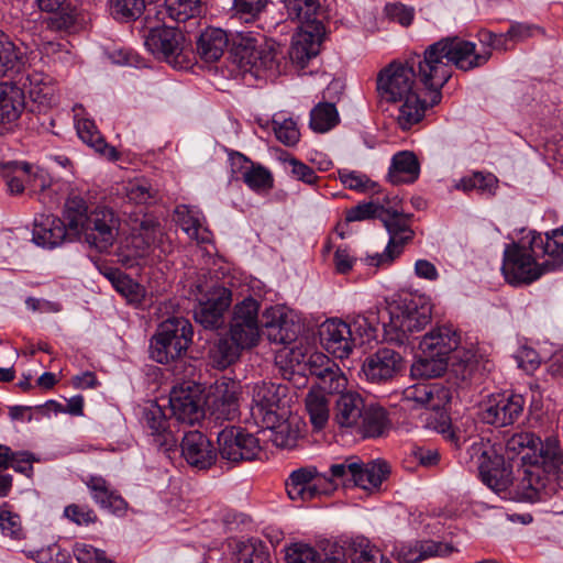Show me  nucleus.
<instances>
[{
	"instance_id": "nucleus-1",
	"label": "nucleus",
	"mask_w": 563,
	"mask_h": 563,
	"mask_svg": "<svg viewBox=\"0 0 563 563\" xmlns=\"http://www.w3.org/2000/svg\"><path fill=\"white\" fill-rule=\"evenodd\" d=\"M563 267V225L542 235L532 232L528 245L507 244L501 271L514 286L530 285L542 275Z\"/></svg>"
},
{
	"instance_id": "nucleus-2",
	"label": "nucleus",
	"mask_w": 563,
	"mask_h": 563,
	"mask_svg": "<svg viewBox=\"0 0 563 563\" xmlns=\"http://www.w3.org/2000/svg\"><path fill=\"white\" fill-rule=\"evenodd\" d=\"M492 56L487 48L476 51V44L461 37H444L429 45L420 63V82L431 92L430 106L440 103L441 89L452 76L451 65L468 71L484 66Z\"/></svg>"
},
{
	"instance_id": "nucleus-3",
	"label": "nucleus",
	"mask_w": 563,
	"mask_h": 563,
	"mask_svg": "<svg viewBox=\"0 0 563 563\" xmlns=\"http://www.w3.org/2000/svg\"><path fill=\"white\" fill-rule=\"evenodd\" d=\"M419 62L422 63V54H413L405 62L389 63L377 74L376 89L380 99L400 103L396 120L404 131L419 123L427 109L426 102L417 93L416 78L420 80Z\"/></svg>"
},
{
	"instance_id": "nucleus-4",
	"label": "nucleus",
	"mask_w": 563,
	"mask_h": 563,
	"mask_svg": "<svg viewBox=\"0 0 563 563\" xmlns=\"http://www.w3.org/2000/svg\"><path fill=\"white\" fill-rule=\"evenodd\" d=\"M63 218L76 239L82 236L98 252H108L114 245L121 229L120 216L112 208L98 206L89 210L86 200L79 196L66 199Z\"/></svg>"
},
{
	"instance_id": "nucleus-5",
	"label": "nucleus",
	"mask_w": 563,
	"mask_h": 563,
	"mask_svg": "<svg viewBox=\"0 0 563 563\" xmlns=\"http://www.w3.org/2000/svg\"><path fill=\"white\" fill-rule=\"evenodd\" d=\"M258 311L260 302L252 297L234 306L228 333L210 352L217 367L227 368L239 360L243 350L257 345L261 338Z\"/></svg>"
},
{
	"instance_id": "nucleus-6",
	"label": "nucleus",
	"mask_w": 563,
	"mask_h": 563,
	"mask_svg": "<svg viewBox=\"0 0 563 563\" xmlns=\"http://www.w3.org/2000/svg\"><path fill=\"white\" fill-rule=\"evenodd\" d=\"M333 420L340 429L364 439L382 437L390 428L387 410L377 404L366 405L356 391L339 395Z\"/></svg>"
},
{
	"instance_id": "nucleus-7",
	"label": "nucleus",
	"mask_w": 563,
	"mask_h": 563,
	"mask_svg": "<svg viewBox=\"0 0 563 563\" xmlns=\"http://www.w3.org/2000/svg\"><path fill=\"white\" fill-rule=\"evenodd\" d=\"M432 306L419 295L406 294L390 310L389 322L384 324L385 339L402 345L431 321Z\"/></svg>"
},
{
	"instance_id": "nucleus-8",
	"label": "nucleus",
	"mask_w": 563,
	"mask_h": 563,
	"mask_svg": "<svg viewBox=\"0 0 563 563\" xmlns=\"http://www.w3.org/2000/svg\"><path fill=\"white\" fill-rule=\"evenodd\" d=\"M190 321L183 317H170L163 321L150 342V357L168 364L183 357L192 342Z\"/></svg>"
},
{
	"instance_id": "nucleus-9",
	"label": "nucleus",
	"mask_w": 563,
	"mask_h": 563,
	"mask_svg": "<svg viewBox=\"0 0 563 563\" xmlns=\"http://www.w3.org/2000/svg\"><path fill=\"white\" fill-rule=\"evenodd\" d=\"M509 460L520 456L530 466L554 467L559 461V440L547 438L542 441L531 432L512 434L505 444Z\"/></svg>"
},
{
	"instance_id": "nucleus-10",
	"label": "nucleus",
	"mask_w": 563,
	"mask_h": 563,
	"mask_svg": "<svg viewBox=\"0 0 563 563\" xmlns=\"http://www.w3.org/2000/svg\"><path fill=\"white\" fill-rule=\"evenodd\" d=\"M288 393V387L283 384L272 382H261L253 386L251 415L256 423L263 428L279 427L287 430V423L284 421L285 412L283 410L284 399Z\"/></svg>"
},
{
	"instance_id": "nucleus-11",
	"label": "nucleus",
	"mask_w": 563,
	"mask_h": 563,
	"mask_svg": "<svg viewBox=\"0 0 563 563\" xmlns=\"http://www.w3.org/2000/svg\"><path fill=\"white\" fill-rule=\"evenodd\" d=\"M471 460L477 465L484 484L494 492H505L511 484V471L505 459L489 441L474 440L467 449Z\"/></svg>"
},
{
	"instance_id": "nucleus-12",
	"label": "nucleus",
	"mask_w": 563,
	"mask_h": 563,
	"mask_svg": "<svg viewBox=\"0 0 563 563\" xmlns=\"http://www.w3.org/2000/svg\"><path fill=\"white\" fill-rule=\"evenodd\" d=\"M382 222L389 234V241L383 253H376L366 258L368 265L380 266L391 264L402 253L405 244L413 238L409 219L398 211L386 209Z\"/></svg>"
},
{
	"instance_id": "nucleus-13",
	"label": "nucleus",
	"mask_w": 563,
	"mask_h": 563,
	"mask_svg": "<svg viewBox=\"0 0 563 563\" xmlns=\"http://www.w3.org/2000/svg\"><path fill=\"white\" fill-rule=\"evenodd\" d=\"M286 492L291 500L309 501L329 495L334 490L332 481L319 474L314 466L300 467L290 473L286 483Z\"/></svg>"
},
{
	"instance_id": "nucleus-14",
	"label": "nucleus",
	"mask_w": 563,
	"mask_h": 563,
	"mask_svg": "<svg viewBox=\"0 0 563 563\" xmlns=\"http://www.w3.org/2000/svg\"><path fill=\"white\" fill-rule=\"evenodd\" d=\"M219 453L231 464L254 460L260 451L258 439L240 427L224 428L218 433Z\"/></svg>"
},
{
	"instance_id": "nucleus-15",
	"label": "nucleus",
	"mask_w": 563,
	"mask_h": 563,
	"mask_svg": "<svg viewBox=\"0 0 563 563\" xmlns=\"http://www.w3.org/2000/svg\"><path fill=\"white\" fill-rule=\"evenodd\" d=\"M308 374L314 378L319 393L343 394L347 378L340 366L321 352L310 354L305 362Z\"/></svg>"
},
{
	"instance_id": "nucleus-16",
	"label": "nucleus",
	"mask_w": 563,
	"mask_h": 563,
	"mask_svg": "<svg viewBox=\"0 0 563 563\" xmlns=\"http://www.w3.org/2000/svg\"><path fill=\"white\" fill-rule=\"evenodd\" d=\"M169 409L178 422L190 426L199 422L205 417L200 387L192 383L175 386L169 396Z\"/></svg>"
},
{
	"instance_id": "nucleus-17",
	"label": "nucleus",
	"mask_w": 563,
	"mask_h": 563,
	"mask_svg": "<svg viewBox=\"0 0 563 563\" xmlns=\"http://www.w3.org/2000/svg\"><path fill=\"white\" fill-rule=\"evenodd\" d=\"M526 400L519 394H497L490 396L482 409L485 423L495 427H506L515 423L521 417Z\"/></svg>"
},
{
	"instance_id": "nucleus-18",
	"label": "nucleus",
	"mask_w": 563,
	"mask_h": 563,
	"mask_svg": "<svg viewBox=\"0 0 563 563\" xmlns=\"http://www.w3.org/2000/svg\"><path fill=\"white\" fill-rule=\"evenodd\" d=\"M183 33L172 26H156L145 35L144 45L155 56L177 66L183 52Z\"/></svg>"
},
{
	"instance_id": "nucleus-19",
	"label": "nucleus",
	"mask_w": 563,
	"mask_h": 563,
	"mask_svg": "<svg viewBox=\"0 0 563 563\" xmlns=\"http://www.w3.org/2000/svg\"><path fill=\"white\" fill-rule=\"evenodd\" d=\"M235 58L240 68L245 71L260 70L275 71L278 68L277 51L273 44H256L253 38H247L245 44H239L235 47Z\"/></svg>"
},
{
	"instance_id": "nucleus-20",
	"label": "nucleus",
	"mask_w": 563,
	"mask_h": 563,
	"mask_svg": "<svg viewBox=\"0 0 563 563\" xmlns=\"http://www.w3.org/2000/svg\"><path fill=\"white\" fill-rule=\"evenodd\" d=\"M320 343L334 357L343 360L350 356L356 338L351 327L339 319H328L319 328Z\"/></svg>"
},
{
	"instance_id": "nucleus-21",
	"label": "nucleus",
	"mask_w": 563,
	"mask_h": 563,
	"mask_svg": "<svg viewBox=\"0 0 563 563\" xmlns=\"http://www.w3.org/2000/svg\"><path fill=\"white\" fill-rule=\"evenodd\" d=\"M232 301L230 289L219 286L212 288L206 300L199 302L195 309V320L205 329H218L224 323V312Z\"/></svg>"
},
{
	"instance_id": "nucleus-22",
	"label": "nucleus",
	"mask_w": 563,
	"mask_h": 563,
	"mask_svg": "<svg viewBox=\"0 0 563 563\" xmlns=\"http://www.w3.org/2000/svg\"><path fill=\"white\" fill-rule=\"evenodd\" d=\"M76 240L67 221L53 214H40L34 220L33 241L46 249H54L66 241Z\"/></svg>"
},
{
	"instance_id": "nucleus-23",
	"label": "nucleus",
	"mask_w": 563,
	"mask_h": 563,
	"mask_svg": "<svg viewBox=\"0 0 563 563\" xmlns=\"http://www.w3.org/2000/svg\"><path fill=\"white\" fill-rule=\"evenodd\" d=\"M333 556L340 558V563H386L380 550L365 537H355L333 543Z\"/></svg>"
},
{
	"instance_id": "nucleus-24",
	"label": "nucleus",
	"mask_w": 563,
	"mask_h": 563,
	"mask_svg": "<svg viewBox=\"0 0 563 563\" xmlns=\"http://www.w3.org/2000/svg\"><path fill=\"white\" fill-rule=\"evenodd\" d=\"M180 446L187 463L199 470L209 468L217 460L211 441L200 431L186 432Z\"/></svg>"
},
{
	"instance_id": "nucleus-25",
	"label": "nucleus",
	"mask_w": 563,
	"mask_h": 563,
	"mask_svg": "<svg viewBox=\"0 0 563 563\" xmlns=\"http://www.w3.org/2000/svg\"><path fill=\"white\" fill-rule=\"evenodd\" d=\"M401 367V356L391 349H379L368 356L363 365L366 378L373 383L390 379Z\"/></svg>"
},
{
	"instance_id": "nucleus-26",
	"label": "nucleus",
	"mask_w": 563,
	"mask_h": 563,
	"mask_svg": "<svg viewBox=\"0 0 563 563\" xmlns=\"http://www.w3.org/2000/svg\"><path fill=\"white\" fill-rule=\"evenodd\" d=\"M459 344L460 335L450 325H442L432 329L422 336L419 351L449 361V355L457 349Z\"/></svg>"
},
{
	"instance_id": "nucleus-27",
	"label": "nucleus",
	"mask_w": 563,
	"mask_h": 563,
	"mask_svg": "<svg viewBox=\"0 0 563 563\" xmlns=\"http://www.w3.org/2000/svg\"><path fill=\"white\" fill-rule=\"evenodd\" d=\"M323 36V25L299 29L289 52L292 62L303 67L309 59L318 55Z\"/></svg>"
},
{
	"instance_id": "nucleus-28",
	"label": "nucleus",
	"mask_w": 563,
	"mask_h": 563,
	"mask_svg": "<svg viewBox=\"0 0 563 563\" xmlns=\"http://www.w3.org/2000/svg\"><path fill=\"white\" fill-rule=\"evenodd\" d=\"M239 404L234 382L217 385L210 405V416L216 422L232 421L238 417Z\"/></svg>"
},
{
	"instance_id": "nucleus-29",
	"label": "nucleus",
	"mask_w": 563,
	"mask_h": 563,
	"mask_svg": "<svg viewBox=\"0 0 563 563\" xmlns=\"http://www.w3.org/2000/svg\"><path fill=\"white\" fill-rule=\"evenodd\" d=\"M144 421L161 449L170 451L176 445L177 440L169 430L168 419L161 406L151 404L144 410Z\"/></svg>"
},
{
	"instance_id": "nucleus-30",
	"label": "nucleus",
	"mask_w": 563,
	"mask_h": 563,
	"mask_svg": "<svg viewBox=\"0 0 563 563\" xmlns=\"http://www.w3.org/2000/svg\"><path fill=\"white\" fill-rule=\"evenodd\" d=\"M406 399L419 407L440 410L450 401L449 389L437 384H417L405 391Z\"/></svg>"
},
{
	"instance_id": "nucleus-31",
	"label": "nucleus",
	"mask_w": 563,
	"mask_h": 563,
	"mask_svg": "<svg viewBox=\"0 0 563 563\" xmlns=\"http://www.w3.org/2000/svg\"><path fill=\"white\" fill-rule=\"evenodd\" d=\"M86 485L93 501L102 509L119 516L125 512L128 503L110 488V485L103 477L90 476Z\"/></svg>"
},
{
	"instance_id": "nucleus-32",
	"label": "nucleus",
	"mask_w": 563,
	"mask_h": 563,
	"mask_svg": "<svg viewBox=\"0 0 563 563\" xmlns=\"http://www.w3.org/2000/svg\"><path fill=\"white\" fill-rule=\"evenodd\" d=\"M42 11L52 13L46 20V25L52 31L70 32L76 24V9L66 0H37Z\"/></svg>"
},
{
	"instance_id": "nucleus-33",
	"label": "nucleus",
	"mask_w": 563,
	"mask_h": 563,
	"mask_svg": "<svg viewBox=\"0 0 563 563\" xmlns=\"http://www.w3.org/2000/svg\"><path fill=\"white\" fill-rule=\"evenodd\" d=\"M229 43L228 34L220 27H207L196 41L198 56L206 63L220 59Z\"/></svg>"
},
{
	"instance_id": "nucleus-34",
	"label": "nucleus",
	"mask_w": 563,
	"mask_h": 563,
	"mask_svg": "<svg viewBox=\"0 0 563 563\" xmlns=\"http://www.w3.org/2000/svg\"><path fill=\"white\" fill-rule=\"evenodd\" d=\"M25 107L24 92L12 82L0 84V124L14 123Z\"/></svg>"
},
{
	"instance_id": "nucleus-35",
	"label": "nucleus",
	"mask_w": 563,
	"mask_h": 563,
	"mask_svg": "<svg viewBox=\"0 0 563 563\" xmlns=\"http://www.w3.org/2000/svg\"><path fill=\"white\" fill-rule=\"evenodd\" d=\"M420 175V164L417 156L409 151L396 153L388 169V180L394 185L412 184Z\"/></svg>"
},
{
	"instance_id": "nucleus-36",
	"label": "nucleus",
	"mask_w": 563,
	"mask_h": 563,
	"mask_svg": "<svg viewBox=\"0 0 563 563\" xmlns=\"http://www.w3.org/2000/svg\"><path fill=\"white\" fill-rule=\"evenodd\" d=\"M389 465L384 461L363 463L357 457V467L353 478V486L365 490L378 488L389 474Z\"/></svg>"
},
{
	"instance_id": "nucleus-37",
	"label": "nucleus",
	"mask_w": 563,
	"mask_h": 563,
	"mask_svg": "<svg viewBox=\"0 0 563 563\" xmlns=\"http://www.w3.org/2000/svg\"><path fill=\"white\" fill-rule=\"evenodd\" d=\"M288 18L299 23L298 29L323 25L318 0H285Z\"/></svg>"
},
{
	"instance_id": "nucleus-38",
	"label": "nucleus",
	"mask_w": 563,
	"mask_h": 563,
	"mask_svg": "<svg viewBox=\"0 0 563 563\" xmlns=\"http://www.w3.org/2000/svg\"><path fill=\"white\" fill-rule=\"evenodd\" d=\"M265 328L268 341L275 344L292 343L300 331V325L282 312L266 322Z\"/></svg>"
},
{
	"instance_id": "nucleus-39",
	"label": "nucleus",
	"mask_w": 563,
	"mask_h": 563,
	"mask_svg": "<svg viewBox=\"0 0 563 563\" xmlns=\"http://www.w3.org/2000/svg\"><path fill=\"white\" fill-rule=\"evenodd\" d=\"M540 467L531 466L523 471V476L517 484V495L520 499L530 503L541 499L547 479L541 475Z\"/></svg>"
},
{
	"instance_id": "nucleus-40",
	"label": "nucleus",
	"mask_w": 563,
	"mask_h": 563,
	"mask_svg": "<svg viewBox=\"0 0 563 563\" xmlns=\"http://www.w3.org/2000/svg\"><path fill=\"white\" fill-rule=\"evenodd\" d=\"M452 371L462 380H472L477 375L482 376L484 372H489L493 364L486 360L481 361L475 354L464 352L462 356H454Z\"/></svg>"
},
{
	"instance_id": "nucleus-41",
	"label": "nucleus",
	"mask_w": 563,
	"mask_h": 563,
	"mask_svg": "<svg viewBox=\"0 0 563 563\" xmlns=\"http://www.w3.org/2000/svg\"><path fill=\"white\" fill-rule=\"evenodd\" d=\"M78 136L87 145L95 148L96 152L108 155L110 158H117V151L114 147L108 146L106 140L97 129L95 122L90 119H81L76 124Z\"/></svg>"
},
{
	"instance_id": "nucleus-42",
	"label": "nucleus",
	"mask_w": 563,
	"mask_h": 563,
	"mask_svg": "<svg viewBox=\"0 0 563 563\" xmlns=\"http://www.w3.org/2000/svg\"><path fill=\"white\" fill-rule=\"evenodd\" d=\"M449 361L420 351L411 365V375L417 378H433L441 376L448 368Z\"/></svg>"
},
{
	"instance_id": "nucleus-43",
	"label": "nucleus",
	"mask_w": 563,
	"mask_h": 563,
	"mask_svg": "<svg viewBox=\"0 0 563 563\" xmlns=\"http://www.w3.org/2000/svg\"><path fill=\"white\" fill-rule=\"evenodd\" d=\"M339 123V113L331 102H320L310 112V128L319 133L333 129Z\"/></svg>"
},
{
	"instance_id": "nucleus-44",
	"label": "nucleus",
	"mask_w": 563,
	"mask_h": 563,
	"mask_svg": "<svg viewBox=\"0 0 563 563\" xmlns=\"http://www.w3.org/2000/svg\"><path fill=\"white\" fill-rule=\"evenodd\" d=\"M107 278L118 292L128 299L129 302H140L143 292L140 284L117 268H110L104 273Z\"/></svg>"
},
{
	"instance_id": "nucleus-45",
	"label": "nucleus",
	"mask_w": 563,
	"mask_h": 563,
	"mask_svg": "<svg viewBox=\"0 0 563 563\" xmlns=\"http://www.w3.org/2000/svg\"><path fill=\"white\" fill-rule=\"evenodd\" d=\"M285 560L286 563H340V558L333 556L332 551L322 560L313 548L302 543L289 547Z\"/></svg>"
},
{
	"instance_id": "nucleus-46",
	"label": "nucleus",
	"mask_w": 563,
	"mask_h": 563,
	"mask_svg": "<svg viewBox=\"0 0 563 563\" xmlns=\"http://www.w3.org/2000/svg\"><path fill=\"white\" fill-rule=\"evenodd\" d=\"M21 55L9 35L0 30V76H8L20 69Z\"/></svg>"
},
{
	"instance_id": "nucleus-47",
	"label": "nucleus",
	"mask_w": 563,
	"mask_h": 563,
	"mask_svg": "<svg viewBox=\"0 0 563 563\" xmlns=\"http://www.w3.org/2000/svg\"><path fill=\"white\" fill-rule=\"evenodd\" d=\"M235 555L236 563H272L267 547L254 539L239 542Z\"/></svg>"
},
{
	"instance_id": "nucleus-48",
	"label": "nucleus",
	"mask_w": 563,
	"mask_h": 563,
	"mask_svg": "<svg viewBox=\"0 0 563 563\" xmlns=\"http://www.w3.org/2000/svg\"><path fill=\"white\" fill-rule=\"evenodd\" d=\"M306 409L314 428L321 429L325 426L330 411L328 399L323 394L310 391L306 397Z\"/></svg>"
},
{
	"instance_id": "nucleus-49",
	"label": "nucleus",
	"mask_w": 563,
	"mask_h": 563,
	"mask_svg": "<svg viewBox=\"0 0 563 563\" xmlns=\"http://www.w3.org/2000/svg\"><path fill=\"white\" fill-rule=\"evenodd\" d=\"M145 9V0H109V11L117 21H134Z\"/></svg>"
},
{
	"instance_id": "nucleus-50",
	"label": "nucleus",
	"mask_w": 563,
	"mask_h": 563,
	"mask_svg": "<svg viewBox=\"0 0 563 563\" xmlns=\"http://www.w3.org/2000/svg\"><path fill=\"white\" fill-rule=\"evenodd\" d=\"M165 7L173 20L186 22L200 14L201 0H165Z\"/></svg>"
},
{
	"instance_id": "nucleus-51",
	"label": "nucleus",
	"mask_w": 563,
	"mask_h": 563,
	"mask_svg": "<svg viewBox=\"0 0 563 563\" xmlns=\"http://www.w3.org/2000/svg\"><path fill=\"white\" fill-rule=\"evenodd\" d=\"M273 130L276 137L285 145L292 146L297 144L300 132L297 123L291 118H286L283 113L273 117Z\"/></svg>"
},
{
	"instance_id": "nucleus-52",
	"label": "nucleus",
	"mask_w": 563,
	"mask_h": 563,
	"mask_svg": "<svg viewBox=\"0 0 563 563\" xmlns=\"http://www.w3.org/2000/svg\"><path fill=\"white\" fill-rule=\"evenodd\" d=\"M0 530L3 536L13 540H21L24 538L21 518L18 514L12 511L11 506L8 503H3L0 506Z\"/></svg>"
},
{
	"instance_id": "nucleus-53",
	"label": "nucleus",
	"mask_w": 563,
	"mask_h": 563,
	"mask_svg": "<svg viewBox=\"0 0 563 563\" xmlns=\"http://www.w3.org/2000/svg\"><path fill=\"white\" fill-rule=\"evenodd\" d=\"M356 467L357 456H349L343 462L331 465V475L327 476V478L332 481L334 490L338 487V482L344 486L353 485Z\"/></svg>"
},
{
	"instance_id": "nucleus-54",
	"label": "nucleus",
	"mask_w": 563,
	"mask_h": 563,
	"mask_svg": "<svg viewBox=\"0 0 563 563\" xmlns=\"http://www.w3.org/2000/svg\"><path fill=\"white\" fill-rule=\"evenodd\" d=\"M376 317L374 314L367 317L363 314L355 316L350 323L352 336L360 340V344L369 342L376 338Z\"/></svg>"
},
{
	"instance_id": "nucleus-55",
	"label": "nucleus",
	"mask_w": 563,
	"mask_h": 563,
	"mask_svg": "<svg viewBox=\"0 0 563 563\" xmlns=\"http://www.w3.org/2000/svg\"><path fill=\"white\" fill-rule=\"evenodd\" d=\"M15 173L25 176L27 185H30L34 190H44L52 184V179L45 169L33 166L29 163L20 162V164H15Z\"/></svg>"
},
{
	"instance_id": "nucleus-56",
	"label": "nucleus",
	"mask_w": 563,
	"mask_h": 563,
	"mask_svg": "<svg viewBox=\"0 0 563 563\" xmlns=\"http://www.w3.org/2000/svg\"><path fill=\"white\" fill-rule=\"evenodd\" d=\"M244 183L254 191H266L273 188V176L268 169L257 165L243 173Z\"/></svg>"
},
{
	"instance_id": "nucleus-57",
	"label": "nucleus",
	"mask_w": 563,
	"mask_h": 563,
	"mask_svg": "<svg viewBox=\"0 0 563 563\" xmlns=\"http://www.w3.org/2000/svg\"><path fill=\"white\" fill-rule=\"evenodd\" d=\"M24 553L37 563H67L68 553L56 543L41 549H26Z\"/></svg>"
},
{
	"instance_id": "nucleus-58",
	"label": "nucleus",
	"mask_w": 563,
	"mask_h": 563,
	"mask_svg": "<svg viewBox=\"0 0 563 563\" xmlns=\"http://www.w3.org/2000/svg\"><path fill=\"white\" fill-rule=\"evenodd\" d=\"M267 0H233L232 12L240 20L250 23L257 20Z\"/></svg>"
},
{
	"instance_id": "nucleus-59",
	"label": "nucleus",
	"mask_w": 563,
	"mask_h": 563,
	"mask_svg": "<svg viewBox=\"0 0 563 563\" xmlns=\"http://www.w3.org/2000/svg\"><path fill=\"white\" fill-rule=\"evenodd\" d=\"M387 208L379 201L377 198L376 200H371L368 202L358 203L356 207L349 210L346 214L347 221H362L366 219H379L384 217V213Z\"/></svg>"
},
{
	"instance_id": "nucleus-60",
	"label": "nucleus",
	"mask_w": 563,
	"mask_h": 563,
	"mask_svg": "<svg viewBox=\"0 0 563 563\" xmlns=\"http://www.w3.org/2000/svg\"><path fill=\"white\" fill-rule=\"evenodd\" d=\"M339 179L345 188L356 191L375 190L377 184L372 181L365 174L356 170L340 169Z\"/></svg>"
},
{
	"instance_id": "nucleus-61",
	"label": "nucleus",
	"mask_w": 563,
	"mask_h": 563,
	"mask_svg": "<svg viewBox=\"0 0 563 563\" xmlns=\"http://www.w3.org/2000/svg\"><path fill=\"white\" fill-rule=\"evenodd\" d=\"M177 223L192 239H199L200 222L197 214L186 206L176 209Z\"/></svg>"
},
{
	"instance_id": "nucleus-62",
	"label": "nucleus",
	"mask_w": 563,
	"mask_h": 563,
	"mask_svg": "<svg viewBox=\"0 0 563 563\" xmlns=\"http://www.w3.org/2000/svg\"><path fill=\"white\" fill-rule=\"evenodd\" d=\"M74 555L78 563H112L104 551L93 548L89 544H76Z\"/></svg>"
},
{
	"instance_id": "nucleus-63",
	"label": "nucleus",
	"mask_w": 563,
	"mask_h": 563,
	"mask_svg": "<svg viewBox=\"0 0 563 563\" xmlns=\"http://www.w3.org/2000/svg\"><path fill=\"white\" fill-rule=\"evenodd\" d=\"M64 515L78 526H88L97 521V515L88 506L71 504L65 508Z\"/></svg>"
},
{
	"instance_id": "nucleus-64",
	"label": "nucleus",
	"mask_w": 563,
	"mask_h": 563,
	"mask_svg": "<svg viewBox=\"0 0 563 563\" xmlns=\"http://www.w3.org/2000/svg\"><path fill=\"white\" fill-rule=\"evenodd\" d=\"M421 561L432 556H445L453 552V547L446 543L435 541H417Z\"/></svg>"
}]
</instances>
